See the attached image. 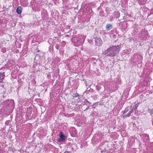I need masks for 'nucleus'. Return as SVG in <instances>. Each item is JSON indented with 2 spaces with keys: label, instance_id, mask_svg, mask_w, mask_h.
Here are the masks:
<instances>
[{
  "label": "nucleus",
  "instance_id": "obj_1",
  "mask_svg": "<svg viewBox=\"0 0 153 153\" xmlns=\"http://www.w3.org/2000/svg\"><path fill=\"white\" fill-rule=\"evenodd\" d=\"M120 45L113 46L105 50L102 53V54L106 56H114L119 53L120 50Z\"/></svg>",
  "mask_w": 153,
  "mask_h": 153
},
{
  "label": "nucleus",
  "instance_id": "obj_2",
  "mask_svg": "<svg viewBox=\"0 0 153 153\" xmlns=\"http://www.w3.org/2000/svg\"><path fill=\"white\" fill-rule=\"evenodd\" d=\"M41 16L43 21L48 20L49 18L48 14L46 10L42 11Z\"/></svg>",
  "mask_w": 153,
  "mask_h": 153
},
{
  "label": "nucleus",
  "instance_id": "obj_3",
  "mask_svg": "<svg viewBox=\"0 0 153 153\" xmlns=\"http://www.w3.org/2000/svg\"><path fill=\"white\" fill-rule=\"evenodd\" d=\"M7 103L8 107L10 110L13 109L15 106L14 102L13 100H9L7 102Z\"/></svg>",
  "mask_w": 153,
  "mask_h": 153
},
{
  "label": "nucleus",
  "instance_id": "obj_4",
  "mask_svg": "<svg viewBox=\"0 0 153 153\" xmlns=\"http://www.w3.org/2000/svg\"><path fill=\"white\" fill-rule=\"evenodd\" d=\"M71 42L74 44V45L76 46H78L79 45H81V44L79 42V41L77 37H74L71 39Z\"/></svg>",
  "mask_w": 153,
  "mask_h": 153
},
{
  "label": "nucleus",
  "instance_id": "obj_5",
  "mask_svg": "<svg viewBox=\"0 0 153 153\" xmlns=\"http://www.w3.org/2000/svg\"><path fill=\"white\" fill-rule=\"evenodd\" d=\"M85 37H86L85 35L81 34H79L77 38L79 41V42L81 43L82 44L84 43Z\"/></svg>",
  "mask_w": 153,
  "mask_h": 153
},
{
  "label": "nucleus",
  "instance_id": "obj_6",
  "mask_svg": "<svg viewBox=\"0 0 153 153\" xmlns=\"http://www.w3.org/2000/svg\"><path fill=\"white\" fill-rule=\"evenodd\" d=\"M134 56L135 62H138L139 61H141L142 57L140 55L134 54Z\"/></svg>",
  "mask_w": 153,
  "mask_h": 153
},
{
  "label": "nucleus",
  "instance_id": "obj_7",
  "mask_svg": "<svg viewBox=\"0 0 153 153\" xmlns=\"http://www.w3.org/2000/svg\"><path fill=\"white\" fill-rule=\"evenodd\" d=\"M95 44L98 46H100L102 43V41L100 38H96L95 39Z\"/></svg>",
  "mask_w": 153,
  "mask_h": 153
},
{
  "label": "nucleus",
  "instance_id": "obj_8",
  "mask_svg": "<svg viewBox=\"0 0 153 153\" xmlns=\"http://www.w3.org/2000/svg\"><path fill=\"white\" fill-rule=\"evenodd\" d=\"M65 136L63 134L62 132H60L59 138L58 139V141L59 142H62L65 140Z\"/></svg>",
  "mask_w": 153,
  "mask_h": 153
},
{
  "label": "nucleus",
  "instance_id": "obj_9",
  "mask_svg": "<svg viewBox=\"0 0 153 153\" xmlns=\"http://www.w3.org/2000/svg\"><path fill=\"white\" fill-rule=\"evenodd\" d=\"M5 76L4 72L0 73V82H1Z\"/></svg>",
  "mask_w": 153,
  "mask_h": 153
},
{
  "label": "nucleus",
  "instance_id": "obj_10",
  "mask_svg": "<svg viewBox=\"0 0 153 153\" xmlns=\"http://www.w3.org/2000/svg\"><path fill=\"white\" fill-rule=\"evenodd\" d=\"M137 1L140 5H143L146 2L147 0H138Z\"/></svg>",
  "mask_w": 153,
  "mask_h": 153
},
{
  "label": "nucleus",
  "instance_id": "obj_11",
  "mask_svg": "<svg viewBox=\"0 0 153 153\" xmlns=\"http://www.w3.org/2000/svg\"><path fill=\"white\" fill-rule=\"evenodd\" d=\"M22 8L21 6H19L16 9V12L18 14H20L22 12Z\"/></svg>",
  "mask_w": 153,
  "mask_h": 153
},
{
  "label": "nucleus",
  "instance_id": "obj_12",
  "mask_svg": "<svg viewBox=\"0 0 153 153\" xmlns=\"http://www.w3.org/2000/svg\"><path fill=\"white\" fill-rule=\"evenodd\" d=\"M84 101L83 102L84 103V104L87 105H90L91 104V102H89L86 99H83Z\"/></svg>",
  "mask_w": 153,
  "mask_h": 153
},
{
  "label": "nucleus",
  "instance_id": "obj_13",
  "mask_svg": "<svg viewBox=\"0 0 153 153\" xmlns=\"http://www.w3.org/2000/svg\"><path fill=\"white\" fill-rule=\"evenodd\" d=\"M140 104V102H137V104H135L133 107V109H134V110H136L137 109V108Z\"/></svg>",
  "mask_w": 153,
  "mask_h": 153
},
{
  "label": "nucleus",
  "instance_id": "obj_14",
  "mask_svg": "<svg viewBox=\"0 0 153 153\" xmlns=\"http://www.w3.org/2000/svg\"><path fill=\"white\" fill-rule=\"evenodd\" d=\"M106 29H111L113 28V26L111 24H108L106 25Z\"/></svg>",
  "mask_w": 153,
  "mask_h": 153
},
{
  "label": "nucleus",
  "instance_id": "obj_15",
  "mask_svg": "<svg viewBox=\"0 0 153 153\" xmlns=\"http://www.w3.org/2000/svg\"><path fill=\"white\" fill-rule=\"evenodd\" d=\"M128 111V108L127 107L125 109V110L123 111L122 112L123 114H124L126 113Z\"/></svg>",
  "mask_w": 153,
  "mask_h": 153
},
{
  "label": "nucleus",
  "instance_id": "obj_16",
  "mask_svg": "<svg viewBox=\"0 0 153 153\" xmlns=\"http://www.w3.org/2000/svg\"><path fill=\"white\" fill-rule=\"evenodd\" d=\"M148 111H149V113H150L151 115H152V114H153V108L151 110L149 109L148 110Z\"/></svg>",
  "mask_w": 153,
  "mask_h": 153
},
{
  "label": "nucleus",
  "instance_id": "obj_17",
  "mask_svg": "<svg viewBox=\"0 0 153 153\" xmlns=\"http://www.w3.org/2000/svg\"><path fill=\"white\" fill-rule=\"evenodd\" d=\"M79 96V94L77 93H76L75 94H73V97H78Z\"/></svg>",
  "mask_w": 153,
  "mask_h": 153
},
{
  "label": "nucleus",
  "instance_id": "obj_18",
  "mask_svg": "<svg viewBox=\"0 0 153 153\" xmlns=\"http://www.w3.org/2000/svg\"><path fill=\"white\" fill-rule=\"evenodd\" d=\"M75 29H71V30H69V33L70 32L71 34V33H72V35L73 36V34L75 33H74V30Z\"/></svg>",
  "mask_w": 153,
  "mask_h": 153
},
{
  "label": "nucleus",
  "instance_id": "obj_19",
  "mask_svg": "<svg viewBox=\"0 0 153 153\" xmlns=\"http://www.w3.org/2000/svg\"><path fill=\"white\" fill-rule=\"evenodd\" d=\"M151 149L150 150V151H151V153H153V143L151 145Z\"/></svg>",
  "mask_w": 153,
  "mask_h": 153
},
{
  "label": "nucleus",
  "instance_id": "obj_20",
  "mask_svg": "<svg viewBox=\"0 0 153 153\" xmlns=\"http://www.w3.org/2000/svg\"><path fill=\"white\" fill-rule=\"evenodd\" d=\"M55 48L57 50H59V45L58 44H56L55 45Z\"/></svg>",
  "mask_w": 153,
  "mask_h": 153
},
{
  "label": "nucleus",
  "instance_id": "obj_21",
  "mask_svg": "<svg viewBox=\"0 0 153 153\" xmlns=\"http://www.w3.org/2000/svg\"><path fill=\"white\" fill-rule=\"evenodd\" d=\"M10 122V121L9 120H7V121H6V122H5V124L6 125L8 126L9 125Z\"/></svg>",
  "mask_w": 153,
  "mask_h": 153
},
{
  "label": "nucleus",
  "instance_id": "obj_22",
  "mask_svg": "<svg viewBox=\"0 0 153 153\" xmlns=\"http://www.w3.org/2000/svg\"><path fill=\"white\" fill-rule=\"evenodd\" d=\"M130 115H131V114L130 113V112H129L128 113H127V114L126 115H125V117H129L130 116Z\"/></svg>",
  "mask_w": 153,
  "mask_h": 153
},
{
  "label": "nucleus",
  "instance_id": "obj_23",
  "mask_svg": "<svg viewBox=\"0 0 153 153\" xmlns=\"http://www.w3.org/2000/svg\"><path fill=\"white\" fill-rule=\"evenodd\" d=\"M101 88L99 86H96V89L98 91H99V90Z\"/></svg>",
  "mask_w": 153,
  "mask_h": 153
},
{
  "label": "nucleus",
  "instance_id": "obj_24",
  "mask_svg": "<svg viewBox=\"0 0 153 153\" xmlns=\"http://www.w3.org/2000/svg\"><path fill=\"white\" fill-rule=\"evenodd\" d=\"M145 135L146 137V139L147 140H148L149 139V135L147 134H145Z\"/></svg>",
  "mask_w": 153,
  "mask_h": 153
},
{
  "label": "nucleus",
  "instance_id": "obj_25",
  "mask_svg": "<svg viewBox=\"0 0 153 153\" xmlns=\"http://www.w3.org/2000/svg\"><path fill=\"white\" fill-rule=\"evenodd\" d=\"M106 151L107 150L104 149V150H102L101 151V153H105Z\"/></svg>",
  "mask_w": 153,
  "mask_h": 153
},
{
  "label": "nucleus",
  "instance_id": "obj_26",
  "mask_svg": "<svg viewBox=\"0 0 153 153\" xmlns=\"http://www.w3.org/2000/svg\"><path fill=\"white\" fill-rule=\"evenodd\" d=\"M3 44V43L2 42L0 41V47H1L2 45Z\"/></svg>",
  "mask_w": 153,
  "mask_h": 153
},
{
  "label": "nucleus",
  "instance_id": "obj_27",
  "mask_svg": "<svg viewBox=\"0 0 153 153\" xmlns=\"http://www.w3.org/2000/svg\"><path fill=\"white\" fill-rule=\"evenodd\" d=\"M134 109H133V108L129 111L130 113L131 114V113H133V110Z\"/></svg>",
  "mask_w": 153,
  "mask_h": 153
},
{
  "label": "nucleus",
  "instance_id": "obj_28",
  "mask_svg": "<svg viewBox=\"0 0 153 153\" xmlns=\"http://www.w3.org/2000/svg\"><path fill=\"white\" fill-rule=\"evenodd\" d=\"M89 105H88V107L86 108H85V111H87V110H88V109L89 108Z\"/></svg>",
  "mask_w": 153,
  "mask_h": 153
},
{
  "label": "nucleus",
  "instance_id": "obj_29",
  "mask_svg": "<svg viewBox=\"0 0 153 153\" xmlns=\"http://www.w3.org/2000/svg\"><path fill=\"white\" fill-rule=\"evenodd\" d=\"M64 153H70V152L68 151H65L64 152Z\"/></svg>",
  "mask_w": 153,
  "mask_h": 153
},
{
  "label": "nucleus",
  "instance_id": "obj_30",
  "mask_svg": "<svg viewBox=\"0 0 153 153\" xmlns=\"http://www.w3.org/2000/svg\"><path fill=\"white\" fill-rule=\"evenodd\" d=\"M2 35V32H1V29H0V36L1 35Z\"/></svg>",
  "mask_w": 153,
  "mask_h": 153
},
{
  "label": "nucleus",
  "instance_id": "obj_31",
  "mask_svg": "<svg viewBox=\"0 0 153 153\" xmlns=\"http://www.w3.org/2000/svg\"><path fill=\"white\" fill-rule=\"evenodd\" d=\"M133 40H134L132 39H130V40L129 41V42H132V41H133Z\"/></svg>",
  "mask_w": 153,
  "mask_h": 153
},
{
  "label": "nucleus",
  "instance_id": "obj_32",
  "mask_svg": "<svg viewBox=\"0 0 153 153\" xmlns=\"http://www.w3.org/2000/svg\"><path fill=\"white\" fill-rule=\"evenodd\" d=\"M82 147H83L82 146V145H81V146H80V148H82Z\"/></svg>",
  "mask_w": 153,
  "mask_h": 153
},
{
  "label": "nucleus",
  "instance_id": "obj_33",
  "mask_svg": "<svg viewBox=\"0 0 153 153\" xmlns=\"http://www.w3.org/2000/svg\"><path fill=\"white\" fill-rule=\"evenodd\" d=\"M39 51H39V50H38L37 51V52H39Z\"/></svg>",
  "mask_w": 153,
  "mask_h": 153
},
{
  "label": "nucleus",
  "instance_id": "obj_34",
  "mask_svg": "<svg viewBox=\"0 0 153 153\" xmlns=\"http://www.w3.org/2000/svg\"><path fill=\"white\" fill-rule=\"evenodd\" d=\"M95 105V104H94L92 105V106H94Z\"/></svg>",
  "mask_w": 153,
  "mask_h": 153
},
{
  "label": "nucleus",
  "instance_id": "obj_35",
  "mask_svg": "<svg viewBox=\"0 0 153 153\" xmlns=\"http://www.w3.org/2000/svg\"><path fill=\"white\" fill-rule=\"evenodd\" d=\"M118 15H119V16H118V17H119V16H120V14H118Z\"/></svg>",
  "mask_w": 153,
  "mask_h": 153
},
{
  "label": "nucleus",
  "instance_id": "obj_36",
  "mask_svg": "<svg viewBox=\"0 0 153 153\" xmlns=\"http://www.w3.org/2000/svg\"><path fill=\"white\" fill-rule=\"evenodd\" d=\"M149 16H150V15H148V17H149Z\"/></svg>",
  "mask_w": 153,
  "mask_h": 153
},
{
  "label": "nucleus",
  "instance_id": "obj_37",
  "mask_svg": "<svg viewBox=\"0 0 153 153\" xmlns=\"http://www.w3.org/2000/svg\"><path fill=\"white\" fill-rule=\"evenodd\" d=\"M152 125H153V121L152 122Z\"/></svg>",
  "mask_w": 153,
  "mask_h": 153
},
{
  "label": "nucleus",
  "instance_id": "obj_38",
  "mask_svg": "<svg viewBox=\"0 0 153 153\" xmlns=\"http://www.w3.org/2000/svg\"><path fill=\"white\" fill-rule=\"evenodd\" d=\"M108 30H110V29H108Z\"/></svg>",
  "mask_w": 153,
  "mask_h": 153
}]
</instances>
